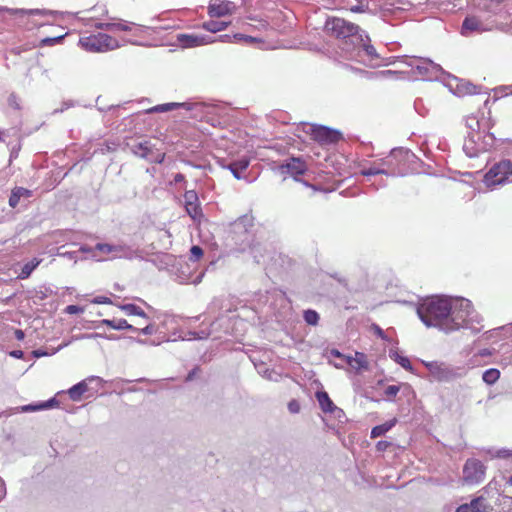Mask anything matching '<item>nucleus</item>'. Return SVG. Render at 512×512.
<instances>
[{"mask_svg":"<svg viewBox=\"0 0 512 512\" xmlns=\"http://www.w3.org/2000/svg\"><path fill=\"white\" fill-rule=\"evenodd\" d=\"M417 160V156L411 150L397 147L393 148L386 157L374 161L369 167H363L360 174L366 177L375 175L402 177L412 170V165Z\"/></svg>","mask_w":512,"mask_h":512,"instance_id":"1","label":"nucleus"},{"mask_svg":"<svg viewBox=\"0 0 512 512\" xmlns=\"http://www.w3.org/2000/svg\"><path fill=\"white\" fill-rule=\"evenodd\" d=\"M468 329L473 334L480 333L483 328V317L474 309L472 302L463 297H453L449 319L444 332L450 333L459 329Z\"/></svg>","mask_w":512,"mask_h":512,"instance_id":"2","label":"nucleus"},{"mask_svg":"<svg viewBox=\"0 0 512 512\" xmlns=\"http://www.w3.org/2000/svg\"><path fill=\"white\" fill-rule=\"evenodd\" d=\"M453 297L431 296L417 306V315L426 327H435L444 331L449 319Z\"/></svg>","mask_w":512,"mask_h":512,"instance_id":"3","label":"nucleus"},{"mask_svg":"<svg viewBox=\"0 0 512 512\" xmlns=\"http://www.w3.org/2000/svg\"><path fill=\"white\" fill-rule=\"evenodd\" d=\"M350 58L356 59L370 67L388 66L397 61V57L384 59L370 44V38L365 31L352 46L351 51L347 53Z\"/></svg>","mask_w":512,"mask_h":512,"instance_id":"4","label":"nucleus"},{"mask_svg":"<svg viewBox=\"0 0 512 512\" xmlns=\"http://www.w3.org/2000/svg\"><path fill=\"white\" fill-rule=\"evenodd\" d=\"M324 28L328 34L342 40L340 47L346 54L364 31L358 25L338 17L327 18Z\"/></svg>","mask_w":512,"mask_h":512,"instance_id":"5","label":"nucleus"},{"mask_svg":"<svg viewBox=\"0 0 512 512\" xmlns=\"http://www.w3.org/2000/svg\"><path fill=\"white\" fill-rule=\"evenodd\" d=\"M254 218L250 214L240 216L229 225V237L238 251H245L247 248L254 250L251 246L252 236L250 229L253 227Z\"/></svg>","mask_w":512,"mask_h":512,"instance_id":"6","label":"nucleus"},{"mask_svg":"<svg viewBox=\"0 0 512 512\" xmlns=\"http://www.w3.org/2000/svg\"><path fill=\"white\" fill-rule=\"evenodd\" d=\"M501 139H497L495 135L487 129L479 132H468L463 144V151L470 157H477L482 152H487L497 145V142Z\"/></svg>","mask_w":512,"mask_h":512,"instance_id":"7","label":"nucleus"},{"mask_svg":"<svg viewBox=\"0 0 512 512\" xmlns=\"http://www.w3.org/2000/svg\"><path fill=\"white\" fill-rule=\"evenodd\" d=\"M397 61L406 64L413 73L427 81L438 80L446 72L439 65L428 58H417L411 56L397 57Z\"/></svg>","mask_w":512,"mask_h":512,"instance_id":"8","label":"nucleus"},{"mask_svg":"<svg viewBox=\"0 0 512 512\" xmlns=\"http://www.w3.org/2000/svg\"><path fill=\"white\" fill-rule=\"evenodd\" d=\"M178 108H184L188 111L193 112V117L198 118L201 117L203 114H209L212 113L214 110V106L211 104H207L204 102H170V103H164L159 104L154 107H151L145 111L147 114L152 113H164L168 111H172Z\"/></svg>","mask_w":512,"mask_h":512,"instance_id":"9","label":"nucleus"},{"mask_svg":"<svg viewBox=\"0 0 512 512\" xmlns=\"http://www.w3.org/2000/svg\"><path fill=\"white\" fill-rule=\"evenodd\" d=\"M512 176V161L503 159L495 163L484 175V184L493 189L496 186L508 183L509 177Z\"/></svg>","mask_w":512,"mask_h":512,"instance_id":"10","label":"nucleus"},{"mask_svg":"<svg viewBox=\"0 0 512 512\" xmlns=\"http://www.w3.org/2000/svg\"><path fill=\"white\" fill-rule=\"evenodd\" d=\"M79 43L88 52H106L119 47L118 41L105 33L82 37Z\"/></svg>","mask_w":512,"mask_h":512,"instance_id":"11","label":"nucleus"},{"mask_svg":"<svg viewBox=\"0 0 512 512\" xmlns=\"http://www.w3.org/2000/svg\"><path fill=\"white\" fill-rule=\"evenodd\" d=\"M130 151L137 157L143 158L150 163L161 164L165 159V153L156 148L150 140L134 141L128 143Z\"/></svg>","mask_w":512,"mask_h":512,"instance_id":"12","label":"nucleus"},{"mask_svg":"<svg viewBox=\"0 0 512 512\" xmlns=\"http://www.w3.org/2000/svg\"><path fill=\"white\" fill-rule=\"evenodd\" d=\"M102 382V378L98 376H89L70 387L68 395L72 401L78 402L86 392H91V394L97 393L102 386Z\"/></svg>","mask_w":512,"mask_h":512,"instance_id":"13","label":"nucleus"},{"mask_svg":"<svg viewBox=\"0 0 512 512\" xmlns=\"http://www.w3.org/2000/svg\"><path fill=\"white\" fill-rule=\"evenodd\" d=\"M307 132L321 145L336 144L342 139V133L339 130L324 125H310Z\"/></svg>","mask_w":512,"mask_h":512,"instance_id":"14","label":"nucleus"},{"mask_svg":"<svg viewBox=\"0 0 512 512\" xmlns=\"http://www.w3.org/2000/svg\"><path fill=\"white\" fill-rule=\"evenodd\" d=\"M485 476V466L478 459H468L463 467V480L466 484L480 483Z\"/></svg>","mask_w":512,"mask_h":512,"instance_id":"15","label":"nucleus"},{"mask_svg":"<svg viewBox=\"0 0 512 512\" xmlns=\"http://www.w3.org/2000/svg\"><path fill=\"white\" fill-rule=\"evenodd\" d=\"M490 30L487 23H485L477 15H467L461 25L460 33L462 36L468 37L472 34H479Z\"/></svg>","mask_w":512,"mask_h":512,"instance_id":"16","label":"nucleus"},{"mask_svg":"<svg viewBox=\"0 0 512 512\" xmlns=\"http://www.w3.org/2000/svg\"><path fill=\"white\" fill-rule=\"evenodd\" d=\"M446 75L451 78V81L448 83L450 90L457 96L463 97L466 95H474L479 94V87L474 85L473 83L459 79L455 76H451L446 73Z\"/></svg>","mask_w":512,"mask_h":512,"instance_id":"17","label":"nucleus"},{"mask_svg":"<svg viewBox=\"0 0 512 512\" xmlns=\"http://www.w3.org/2000/svg\"><path fill=\"white\" fill-rule=\"evenodd\" d=\"M282 174L292 176L297 180V176L302 175L307 170V165L301 157H291L279 167Z\"/></svg>","mask_w":512,"mask_h":512,"instance_id":"18","label":"nucleus"},{"mask_svg":"<svg viewBox=\"0 0 512 512\" xmlns=\"http://www.w3.org/2000/svg\"><path fill=\"white\" fill-rule=\"evenodd\" d=\"M184 202L185 210L193 220H197L202 217L198 194L195 190H187L184 193Z\"/></svg>","mask_w":512,"mask_h":512,"instance_id":"19","label":"nucleus"},{"mask_svg":"<svg viewBox=\"0 0 512 512\" xmlns=\"http://www.w3.org/2000/svg\"><path fill=\"white\" fill-rule=\"evenodd\" d=\"M424 364L436 380L448 381L454 375L453 370L442 362L432 361L425 362Z\"/></svg>","mask_w":512,"mask_h":512,"instance_id":"20","label":"nucleus"},{"mask_svg":"<svg viewBox=\"0 0 512 512\" xmlns=\"http://www.w3.org/2000/svg\"><path fill=\"white\" fill-rule=\"evenodd\" d=\"M235 5L230 1L211 0L208 6V14L211 17H223L231 14Z\"/></svg>","mask_w":512,"mask_h":512,"instance_id":"21","label":"nucleus"},{"mask_svg":"<svg viewBox=\"0 0 512 512\" xmlns=\"http://www.w3.org/2000/svg\"><path fill=\"white\" fill-rule=\"evenodd\" d=\"M96 28L103 29V30H109V31H142V26H139L135 23H129V22H106V23H96Z\"/></svg>","mask_w":512,"mask_h":512,"instance_id":"22","label":"nucleus"},{"mask_svg":"<svg viewBox=\"0 0 512 512\" xmlns=\"http://www.w3.org/2000/svg\"><path fill=\"white\" fill-rule=\"evenodd\" d=\"M177 40L183 48H192L213 42V40L207 39L205 36H198L193 34H179L177 36Z\"/></svg>","mask_w":512,"mask_h":512,"instance_id":"23","label":"nucleus"},{"mask_svg":"<svg viewBox=\"0 0 512 512\" xmlns=\"http://www.w3.org/2000/svg\"><path fill=\"white\" fill-rule=\"evenodd\" d=\"M488 507L486 498L480 496L472 499L470 503L460 505L456 512H488Z\"/></svg>","mask_w":512,"mask_h":512,"instance_id":"24","label":"nucleus"},{"mask_svg":"<svg viewBox=\"0 0 512 512\" xmlns=\"http://www.w3.org/2000/svg\"><path fill=\"white\" fill-rule=\"evenodd\" d=\"M249 164V158L242 157L228 164H222V167L228 169L236 179L240 180L243 178L242 172L248 168Z\"/></svg>","mask_w":512,"mask_h":512,"instance_id":"25","label":"nucleus"},{"mask_svg":"<svg viewBox=\"0 0 512 512\" xmlns=\"http://www.w3.org/2000/svg\"><path fill=\"white\" fill-rule=\"evenodd\" d=\"M316 399L319 403V406L321 407L322 411L325 413H343V410L336 407L332 400L330 399L329 395L325 391H318L316 392Z\"/></svg>","mask_w":512,"mask_h":512,"instance_id":"26","label":"nucleus"},{"mask_svg":"<svg viewBox=\"0 0 512 512\" xmlns=\"http://www.w3.org/2000/svg\"><path fill=\"white\" fill-rule=\"evenodd\" d=\"M504 0H479L476 7L489 15H496L502 11Z\"/></svg>","mask_w":512,"mask_h":512,"instance_id":"27","label":"nucleus"},{"mask_svg":"<svg viewBox=\"0 0 512 512\" xmlns=\"http://www.w3.org/2000/svg\"><path fill=\"white\" fill-rule=\"evenodd\" d=\"M145 260L152 263L159 270L167 269L174 263V257L168 253H156L153 257Z\"/></svg>","mask_w":512,"mask_h":512,"instance_id":"28","label":"nucleus"},{"mask_svg":"<svg viewBox=\"0 0 512 512\" xmlns=\"http://www.w3.org/2000/svg\"><path fill=\"white\" fill-rule=\"evenodd\" d=\"M100 325H106L115 330H131L137 331V328L133 325L129 324L125 319H103L97 322L96 328H99Z\"/></svg>","mask_w":512,"mask_h":512,"instance_id":"29","label":"nucleus"},{"mask_svg":"<svg viewBox=\"0 0 512 512\" xmlns=\"http://www.w3.org/2000/svg\"><path fill=\"white\" fill-rule=\"evenodd\" d=\"M345 363L357 371L368 369L367 356L362 352H356L355 356L345 357Z\"/></svg>","mask_w":512,"mask_h":512,"instance_id":"30","label":"nucleus"},{"mask_svg":"<svg viewBox=\"0 0 512 512\" xmlns=\"http://www.w3.org/2000/svg\"><path fill=\"white\" fill-rule=\"evenodd\" d=\"M466 127L468 129V132H479L484 129L490 130L491 124L489 121L486 120H480L477 116L471 115L466 118Z\"/></svg>","mask_w":512,"mask_h":512,"instance_id":"31","label":"nucleus"},{"mask_svg":"<svg viewBox=\"0 0 512 512\" xmlns=\"http://www.w3.org/2000/svg\"><path fill=\"white\" fill-rule=\"evenodd\" d=\"M32 196V191L26 189L24 187H15L11 191V195L9 197V206L11 208H16L20 202L21 198H30Z\"/></svg>","mask_w":512,"mask_h":512,"instance_id":"32","label":"nucleus"},{"mask_svg":"<svg viewBox=\"0 0 512 512\" xmlns=\"http://www.w3.org/2000/svg\"><path fill=\"white\" fill-rule=\"evenodd\" d=\"M397 423V419L393 418L389 421H386L383 424L374 426L371 430V438H378L380 436L385 435L388 431H390Z\"/></svg>","mask_w":512,"mask_h":512,"instance_id":"33","label":"nucleus"},{"mask_svg":"<svg viewBox=\"0 0 512 512\" xmlns=\"http://www.w3.org/2000/svg\"><path fill=\"white\" fill-rule=\"evenodd\" d=\"M41 261V259L33 258L27 263H25L21 268L18 278L22 280L27 279L32 274V272L39 266Z\"/></svg>","mask_w":512,"mask_h":512,"instance_id":"34","label":"nucleus"},{"mask_svg":"<svg viewBox=\"0 0 512 512\" xmlns=\"http://www.w3.org/2000/svg\"><path fill=\"white\" fill-rule=\"evenodd\" d=\"M120 309L125 312L128 316H139L145 319H148V315L145 311L133 303L123 304L120 306Z\"/></svg>","mask_w":512,"mask_h":512,"instance_id":"35","label":"nucleus"},{"mask_svg":"<svg viewBox=\"0 0 512 512\" xmlns=\"http://www.w3.org/2000/svg\"><path fill=\"white\" fill-rule=\"evenodd\" d=\"M53 293L54 292H53L52 288L42 286L32 293L31 298L35 304H41L44 300H46Z\"/></svg>","mask_w":512,"mask_h":512,"instance_id":"36","label":"nucleus"},{"mask_svg":"<svg viewBox=\"0 0 512 512\" xmlns=\"http://www.w3.org/2000/svg\"><path fill=\"white\" fill-rule=\"evenodd\" d=\"M389 357L394 360L397 364H399L402 368H404L407 371L412 370V364L410 360L402 356L397 350H390L389 351Z\"/></svg>","mask_w":512,"mask_h":512,"instance_id":"37","label":"nucleus"},{"mask_svg":"<svg viewBox=\"0 0 512 512\" xmlns=\"http://www.w3.org/2000/svg\"><path fill=\"white\" fill-rule=\"evenodd\" d=\"M227 26V22L220 20H209L203 23V28L211 33L223 31Z\"/></svg>","mask_w":512,"mask_h":512,"instance_id":"38","label":"nucleus"},{"mask_svg":"<svg viewBox=\"0 0 512 512\" xmlns=\"http://www.w3.org/2000/svg\"><path fill=\"white\" fill-rule=\"evenodd\" d=\"M500 377V371L496 368H489L483 372L482 380L488 384L493 385Z\"/></svg>","mask_w":512,"mask_h":512,"instance_id":"39","label":"nucleus"},{"mask_svg":"<svg viewBox=\"0 0 512 512\" xmlns=\"http://www.w3.org/2000/svg\"><path fill=\"white\" fill-rule=\"evenodd\" d=\"M357 4L351 5L349 10L353 13H372L375 12L370 8L368 0H356Z\"/></svg>","mask_w":512,"mask_h":512,"instance_id":"40","label":"nucleus"},{"mask_svg":"<svg viewBox=\"0 0 512 512\" xmlns=\"http://www.w3.org/2000/svg\"><path fill=\"white\" fill-rule=\"evenodd\" d=\"M11 14H30V15H52L54 14L53 11L49 10H41V9H30V10H24V9H6Z\"/></svg>","mask_w":512,"mask_h":512,"instance_id":"41","label":"nucleus"},{"mask_svg":"<svg viewBox=\"0 0 512 512\" xmlns=\"http://www.w3.org/2000/svg\"><path fill=\"white\" fill-rule=\"evenodd\" d=\"M303 318L308 325L316 326L319 322V314L313 309H307L303 312Z\"/></svg>","mask_w":512,"mask_h":512,"instance_id":"42","label":"nucleus"},{"mask_svg":"<svg viewBox=\"0 0 512 512\" xmlns=\"http://www.w3.org/2000/svg\"><path fill=\"white\" fill-rule=\"evenodd\" d=\"M120 257H123L126 259L138 258V259L144 260V257L142 256L140 250H134L129 246H126V249L123 251L122 254H120Z\"/></svg>","mask_w":512,"mask_h":512,"instance_id":"43","label":"nucleus"},{"mask_svg":"<svg viewBox=\"0 0 512 512\" xmlns=\"http://www.w3.org/2000/svg\"><path fill=\"white\" fill-rule=\"evenodd\" d=\"M364 74V76L368 79H379V78H382V77H385L387 75H392L394 74L395 72L392 71V70H384V71H379V72H368V71H363L362 72Z\"/></svg>","mask_w":512,"mask_h":512,"instance_id":"44","label":"nucleus"},{"mask_svg":"<svg viewBox=\"0 0 512 512\" xmlns=\"http://www.w3.org/2000/svg\"><path fill=\"white\" fill-rule=\"evenodd\" d=\"M399 391L400 385H389L386 387L384 394L387 397V400L392 401Z\"/></svg>","mask_w":512,"mask_h":512,"instance_id":"45","label":"nucleus"},{"mask_svg":"<svg viewBox=\"0 0 512 512\" xmlns=\"http://www.w3.org/2000/svg\"><path fill=\"white\" fill-rule=\"evenodd\" d=\"M203 256V249L198 245H193L190 249L189 259L193 262H197Z\"/></svg>","mask_w":512,"mask_h":512,"instance_id":"46","label":"nucleus"},{"mask_svg":"<svg viewBox=\"0 0 512 512\" xmlns=\"http://www.w3.org/2000/svg\"><path fill=\"white\" fill-rule=\"evenodd\" d=\"M95 250H98L104 254H110L115 252L114 245L108 243H97L95 246Z\"/></svg>","mask_w":512,"mask_h":512,"instance_id":"47","label":"nucleus"},{"mask_svg":"<svg viewBox=\"0 0 512 512\" xmlns=\"http://www.w3.org/2000/svg\"><path fill=\"white\" fill-rule=\"evenodd\" d=\"M7 103L11 108L15 110L21 109L20 99L15 93H11L8 96Z\"/></svg>","mask_w":512,"mask_h":512,"instance_id":"48","label":"nucleus"},{"mask_svg":"<svg viewBox=\"0 0 512 512\" xmlns=\"http://www.w3.org/2000/svg\"><path fill=\"white\" fill-rule=\"evenodd\" d=\"M21 412H35L42 410L41 402L23 405L19 408Z\"/></svg>","mask_w":512,"mask_h":512,"instance_id":"49","label":"nucleus"},{"mask_svg":"<svg viewBox=\"0 0 512 512\" xmlns=\"http://www.w3.org/2000/svg\"><path fill=\"white\" fill-rule=\"evenodd\" d=\"M257 371L259 374H261L263 377L273 380V375L275 374L273 370H270L269 368L264 367L263 365H260L259 367L256 366Z\"/></svg>","mask_w":512,"mask_h":512,"instance_id":"50","label":"nucleus"},{"mask_svg":"<svg viewBox=\"0 0 512 512\" xmlns=\"http://www.w3.org/2000/svg\"><path fill=\"white\" fill-rule=\"evenodd\" d=\"M59 402L55 397H52L46 401H41L42 410H47L58 406Z\"/></svg>","mask_w":512,"mask_h":512,"instance_id":"51","label":"nucleus"},{"mask_svg":"<svg viewBox=\"0 0 512 512\" xmlns=\"http://www.w3.org/2000/svg\"><path fill=\"white\" fill-rule=\"evenodd\" d=\"M136 332H139L143 335H152L157 332V329L154 324L150 323V324L146 325L145 327H143L142 329L137 328Z\"/></svg>","mask_w":512,"mask_h":512,"instance_id":"52","label":"nucleus"},{"mask_svg":"<svg viewBox=\"0 0 512 512\" xmlns=\"http://www.w3.org/2000/svg\"><path fill=\"white\" fill-rule=\"evenodd\" d=\"M64 37H65V35H60V36H56V37H48V38L43 39L42 43L44 45H54V44L62 41L64 39Z\"/></svg>","mask_w":512,"mask_h":512,"instance_id":"53","label":"nucleus"},{"mask_svg":"<svg viewBox=\"0 0 512 512\" xmlns=\"http://www.w3.org/2000/svg\"><path fill=\"white\" fill-rule=\"evenodd\" d=\"M83 311H84V309L78 305H68L65 308V312L70 315L79 314V313H82Z\"/></svg>","mask_w":512,"mask_h":512,"instance_id":"54","label":"nucleus"},{"mask_svg":"<svg viewBox=\"0 0 512 512\" xmlns=\"http://www.w3.org/2000/svg\"><path fill=\"white\" fill-rule=\"evenodd\" d=\"M288 410L291 412V413H298L300 411V405L299 403L296 401V400H291L289 403H288Z\"/></svg>","mask_w":512,"mask_h":512,"instance_id":"55","label":"nucleus"},{"mask_svg":"<svg viewBox=\"0 0 512 512\" xmlns=\"http://www.w3.org/2000/svg\"><path fill=\"white\" fill-rule=\"evenodd\" d=\"M98 337H104L101 333H89L80 336L81 339H95ZM107 339H114L112 336H105Z\"/></svg>","mask_w":512,"mask_h":512,"instance_id":"56","label":"nucleus"},{"mask_svg":"<svg viewBox=\"0 0 512 512\" xmlns=\"http://www.w3.org/2000/svg\"><path fill=\"white\" fill-rule=\"evenodd\" d=\"M74 106V102L72 100H68V101H64L62 103V107L60 109H55L54 110V113H62L64 112L66 109L70 108V107H73Z\"/></svg>","mask_w":512,"mask_h":512,"instance_id":"57","label":"nucleus"},{"mask_svg":"<svg viewBox=\"0 0 512 512\" xmlns=\"http://www.w3.org/2000/svg\"><path fill=\"white\" fill-rule=\"evenodd\" d=\"M92 303L95 304H110L111 299L105 296H97L92 300Z\"/></svg>","mask_w":512,"mask_h":512,"instance_id":"58","label":"nucleus"},{"mask_svg":"<svg viewBox=\"0 0 512 512\" xmlns=\"http://www.w3.org/2000/svg\"><path fill=\"white\" fill-rule=\"evenodd\" d=\"M209 336H210V330H208V329L196 331V339L203 340V339H207Z\"/></svg>","mask_w":512,"mask_h":512,"instance_id":"59","label":"nucleus"},{"mask_svg":"<svg viewBox=\"0 0 512 512\" xmlns=\"http://www.w3.org/2000/svg\"><path fill=\"white\" fill-rule=\"evenodd\" d=\"M372 329H373L374 333L381 339L386 338L385 332L383 331V329L380 326L373 324Z\"/></svg>","mask_w":512,"mask_h":512,"instance_id":"60","label":"nucleus"},{"mask_svg":"<svg viewBox=\"0 0 512 512\" xmlns=\"http://www.w3.org/2000/svg\"><path fill=\"white\" fill-rule=\"evenodd\" d=\"M390 446V442L388 441H378L376 444V448L378 451H385Z\"/></svg>","mask_w":512,"mask_h":512,"instance_id":"61","label":"nucleus"},{"mask_svg":"<svg viewBox=\"0 0 512 512\" xmlns=\"http://www.w3.org/2000/svg\"><path fill=\"white\" fill-rule=\"evenodd\" d=\"M198 371H199V367H195L191 371H189V373L187 374V376L185 378V381L186 382L192 381L195 378Z\"/></svg>","mask_w":512,"mask_h":512,"instance_id":"62","label":"nucleus"},{"mask_svg":"<svg viewBox=\"0 0 512 512\" xmlns=\"http://www.w3.org/2000/svg\"><path fill=\"white\" fill-rule=\"evenodd\" d=\"M9 355L16 359H22L24 357V352L22 350H12Z\"/></svg>","mask_w":512,"mask_h":512,"instance_id":"63","label":"nucleus"},{"mask_svg":"<svg viewBox=\"0 0 512 512\" xmlns=\"http://www.w3.org/2000/svg\"><path fill=\"white\" fill-rule=\"evenodd\" d=\"M33 356L36 357V358H40V357H43V356H48L49 353L44 351L43 349H36L32 352Z\"/></svg>","mask_w":512,"mask_h":512,"instance_id":"64","label":"nucleus"}]
</instances>
